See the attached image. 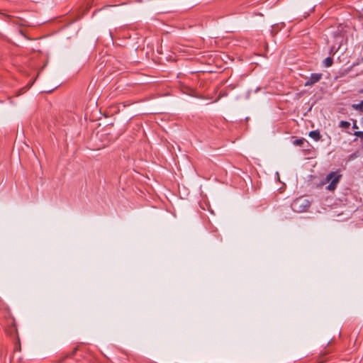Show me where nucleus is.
Instances as JSON below:
<instances>
[{
	"instance_id": "obj_6",
	"label": "nucleus",
	"mask_w": 363,
	"mask_h": 363,
	"mask_svg": "<svg viewBox=\"0 0 363 363\" xmlns=\"http://www.w3.org/2000/svg\"><path fill=\"white\" fill-rule=\"evenodd\" d=\"M306 140L304 138L294 139L292 141V144L295 146H302Z\"/></svg>"
},
{
	"instance_id": "obj_9",
	"label": "nucleus",
	"mask_w": 363,
	"mask_h": 363,
	"mask_svg": "<svg viewBox=\"0 0 363 363\" xmlns=\"http://www.w3.org/2000/svg\"><path fill=\"white\" fill-rule=\"evenodd\" d=\"M350 123L349 122L342 121L340 122V126L342 127V128H347L350 127Z\"/></svg>"
},
{
	"instance_id": "obj_13",
	"label": "nucleus",
	"mask_w": 363,
	"mask_h": 363,
	"mask_svg": "<svg viewBox=\"0 0 363 363\" xmlns=\"http://www.w3.org/2000/svg\"><path fill=\"white\" fill-rule=\"evenodd\" d=\"M362 11H363V8H362Z\"/></svg>"
},
{
	"instance_id": "obj_8",
	"label": "nucleus",
	"mask_w": 363,
	"mask_h": 363,
	"mask_svg": "<svg viewBox=\"0 0 363 363\" xmlns=\"http://www.w3.org/2000/svg\"><path fill=\"white\" fill-rule=\"evenodd\" d=\"M353 108L359 110L361 111H363V100L358 104H354Z\"/></svg>"
},
{
	"instance_id": "obj_10",
	"label": "nucleus",
	"mask_w": 363,
	"mask_h": 363,
	"mask_svg": "<svg viewBox=\"0 0 363 363\" xmlns=\"http://www.w3.org/2000/svg\"><path fill=\"white\" fill-rule=\"evenodd\" d=\"M354 135L363 138V131H356L354 133Z\"/></svg>"
},
{
	"instance_id": "obj_2",
	"label": "nucleus",
	"mask_w": 363,
	"mask_h": 363,
	"mask_svg": "<svg viewBox=\"0 0 363 363\" xmlns=\"http://www.w3.org/2000/svg\"><path fill=\"white\" fill-rule=\"evenodd\" d=\"M332 38L333 44L330 48V53L334 55L337 52L344 43L345 35L342 31L338 28L333 33Z\"/></svg>"
},
{
	"instance_id": "obj_4",
	"label": "nucleus",
	"mask_w": 363,
	"mask_h": 363,
	"mask_svg": "<svg viewBox=\"0 0 363 363\" xmlns=\"http://www.w3.org/2000/svg\"><path fill=\"white\" fill-rule=\"evenodd\" d=\"M322 78L320 73H312L304 83L305 86H310L318 82Z\"/></svg>"
},
{
	"instance_id": "obj_1",
	"label": "nucleus",
	"mask_w": 363,
	"mask_h": 363,
	"mask_svg": "<svg viewBox=\"0 0 363 363\" xmlns=\"http://www.w3.org/2000/svg\"><path fill=\"white\" fill-rule=\"evenodd\" d=\"M342 174L340 171H333L330 172L320 182V186L328 184V185L325 187L328 191H333L337 186L341 178Z\"/></svg>"
},
{
	"instance_id": "obj_11",
	"label": "nucleus",
	"mask_w": 363,
	"mask_h": 363,
	"mask_svg": "<svg viewBox=\"0 0 363 363\" xmlns=\"http://www.w3.org/2000/svg\"><path fill=\"white\" fill-rule=\"evenodd\" d=\"M352 128H353L354 129H357V128H358V127H357V125H356V123H354V124H353Z\"/></svg>"
},
{
	"instance_id": "obj_5",
	"label": "nucleus",
	"mask_w": 363,
	"mask_h": 363,
	"mask_svg": "<svg viewBox=\"0 0 363 363\" xmlns=\"http://www.w3.org/2000/svg\"><path fill=\"white\" fill-rule=\"evenodd\" d=\"M309 136L315 141H318L320 139V134L318 130H313L309 133Z\"/></svg>"
},
{
	"instance_id": "obj_3",
	"label": "nucleus",
	"mask_w": 363,
	"mask_h": 363,
	"mask_svg": "<svg viewBox=\"0 0 363 363\" xmlns=\"http://www.w3.org/2000/svg\"><path fill=\"white\" fill-rule=\"evenodd\" d=\"M309 207L310 201L303 198H298L291 203L292 210L298 213L306 211Z\"/></svg>"
},
{
	"instance_id": "obj_7",
	"label": "nucleus",
	"mask_w": 363,
	"mask_h": 363,
	"mask_svg": "<svg viewBox=\"0 0 363 363\" xmlns=\"http://www.w3.org/2000/svg\"><path fill=\"white\" fill-rule=\"evenodd\" d=\"M333 60L330 57H326L323 61V64L326 67H330L333 65Z\"/></svg>"
},
{
	"instance_id": "obj_12",
	"label": "nucleus",
	"mask_w": 363,
	"mask_h": 363,
	"mask_svg": "<svg viewBox=\"0 0 363 363\" xmlns=\"http://www.w3.org/2000/svg\"><path fill=\"white\" fill-rule=\"evenodd\" d=\"M361 92H363V91H362Z\"/></svg>"
}]
</instances>
